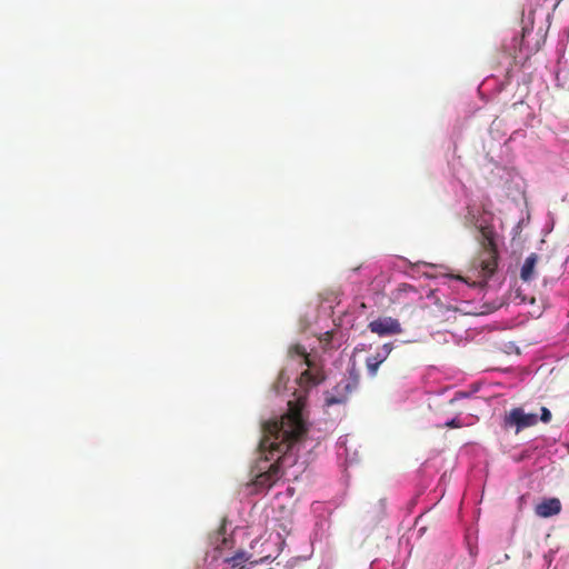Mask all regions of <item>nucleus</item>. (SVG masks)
<instances>
[{
  "label": "nucleus",
  "mask_w": 569,
  "mask_h": 569,
  "mask_svg": "<svg viewBox=\"0 0 569 569\" xmlns=\"http://www.w3.org/2000/svg\"><path fill=\"white\" fill-rule=\"evenodd\" d=\"M359 375L350 370L349 375L342 378L331 391L326 392V406L341 405L347 402L349 396L357 390L359 386Z\"/></svg>",
  "instance_id": "obj_4"
},
{
  "label": "nucleus",
  "mask_w": 569,
  "mask_h": 569,
  "mask_svg": "<svg viewBox=\"0 0 569 569\" xmlns=\"http://www.w3.org/2000/svg\"><path fill=\"white\" fill-rule=\"evenodd\" d=\"M289 355L291 357L301 358V363L306 365L308 368L301 372L298 383L301 388H311L318 386L325 380L323 371L316 367L315 363L309 358L306 349L300 345H295L289 349Z\"/></svg>",
  "instance_id": "obj_3"
},
{
  "label": "nucleus",
  "mask_w": 569,
  "mask_h": 569,
  "mask_svg": "<svg viewBox=\"0 0 569 569\" xmlns=\"http://www.w3.org/2000/svg\"><path fill=\"white\" fill-rule=\"evenodd\" d=\"M540 420H541L542 422H546V423H547V422H549V421L551 420V412H550V410H549L548 408H546V407H542V408H541V416H540Z\"/></svg>",
  "instance_id": "obj_11"
},
{
  "label": "nucleus",
  "mask_w": 569,
  "mask_h": 569,
  "mask_svg": "<svg viewBox=\"0 0 569 569\" xmlns=\"http://www.w3.org/2000/svg\"><path fill=\"white\" fill-rule=\"evenodd\" d=\"M393 346L390 342L383 343L380 348L377 349L376 353L368 357L366 359V367L368 373L371 377L377 376L378 369L381 363H383L392 351Z\"/></svg>",
  "instance_id": "obj_7"
},
{
  "label": "nucleus",
  "mask_w": 569,
  "mask_h": 569,
  "mask_svg": "<svg viewBox=\"0 0 569 569\" xmlns=\"http://www.w3.org/2000/svg\"><path fill=\"white\" fill-rule=\"evenodd\" d=\"M407 288H408V289H412V287H411V286L403 284V289L406 290Z\"/></svg>",
  "instance_id": "obj_14"
},
{
  "label": "nucleus",
  "mask_w": 569,
  "mask_h": 569,
  "mask_svg": "<svg viewBox=\"0 0 569 569\" xmlns=\"http://www.w3.org/2000/svg\"><path fill=\"white\" fill-rule=\"evenodd\" d=\"M479 242L481 244V252L473 260V267L480 269L485 278L493 274L498 266V250L495 240V230L490 226H482L479 229Z\"/></svg>",
  "instance_id": "obj_2"
},
{
  "label": "nucleus",
  "mask_w": 569,
  "mask_h": 569,
  "mask_svg": "<svg viewBox=\"0 0 569 569\" xmlns=\"http://www.w3.org/2000/svg\"><path fill=\"white\" fill-rule=\"evenodd\" d=\"M537 261V253H531L526 258L520 271V278L522 281L528 282L533 279Z\"/></svg>",
  "instance_id": "obj_9"
},
{
  "label": "nucleus",
  "mask_w": 569,
  "mask_h": 569,
  "mask_svg": "<svg viewBox=\"0 0 569 569\" xmlns=\"http://www.w3.org/2000/svg\"><path fill=\"white\" fill-rule=\"evenodd\" d=\"M283 380H284V372H283V371H281V372L279 373V381L281 382V381H283Z\"/></svg>",
  "instance_id": "obj_13"
},
{
  "label": "nucleus",
  "mask_w": 569,
  "mask_h": 569,
  "mask_svg": "<svg viewBox=\"0 0 569 569\" xmlns=\"http://www.w3.org/2000/svg\"><path fill=\"white\" fill-rule=\"evenodd\" d=\"M560 511H561V502L558 498L543 499L535 508L536 515L541 518H549V517L556 516V515L560 513Z\"/></svg>",
  "instance_id": "obj_8"
},
{
  "label": "nucleus",
  "mask_w": 569,
  "mask_h": 569,
  "mask_svg": "<svg viewBox=\"0 0 569 569\" xmlns=\"http://www.w3.org/2000/svg\"><path fill=\"white\" fill-rule=\"evenodd\" d=\"M368 329L378 336L399 335L402 332L399 320L392 317H380L372 320L369 322Z\"/></svg>",
  "instance_id": "obj_6"
},
{
  "label": "nucleus",
  "mask_w": 569,
  "mask_h": 569,
  "mask_svg": "<svg viewBox=\"0 0 569 569\" xmlns=\"http://www.w3.org/2000/svg\"><path fill=\"white\" fill-rule=\"evenodd\" d=\"M303 400L288 402V412L279 420L263 425V436L259 449L268 453L251 468L252 483L259 490L271 488L282 476L281 461L290 448L300 441L307 432V423L302 417Z\"/></svg>",
  "instance_id": "obj_1"
},
{
  "label": "nucleus",
  "mask_w": 569,
  "mask_h": 569,
  "mask_svg": "<svg viewBox=\"0 0 569 569\" xmlns=\"http://www.w3.org/2000/svg\"><path fill=\"white\" fill-rule=\"evenodd\" d=\"M538 416L536 413H526L522 408H513L505 417L507 427H516V432L537 425Z\"/></svg>",
  "instance_id": "obj_5"
},
{
  "label": "nucleus",
  "mask_w": 569,
  "mask_h": 569,
  "mask_svg": "<svg viewBox=\"0 0 569 569\" xmlns=\"http://www.w3.org/2000/svg\"><path fill=\"white\" fill-rule=\"evenodd\" d=\"M446 426L450 427V428H458V427H460V423L457 419H452V420L448 421L446 423Z\"/></svg>",
  "instance_id": "obj_12"
},
{
  "label": "nucleus",
  "mask_w": 569,
  "mask_h": 569,
  "mask_svg": "<svg viewBox=\"0 0 569 569\" xmlns=\"http://www.w3.org/2000/svg\"><path fill=\"white\" fill-rule=\"evenodd\" d=\"M250 559L246 552H237L234 556L227 558L226 562L230 563L232 569H244L246 562Z\"/></svg>",
  "instance_id": "obj_10"
}]
</instances>
